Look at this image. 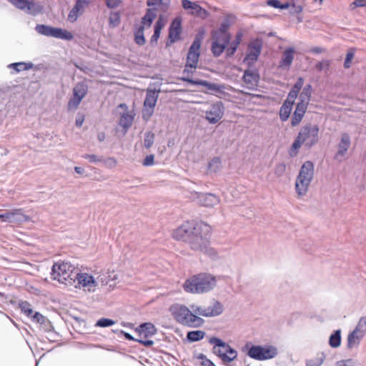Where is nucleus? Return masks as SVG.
I'll return each mask as SVG.
<instances>
[{"instance_id":"4","label":"nucleus","mask_w":366,"mask_h":366,"mask_svg":"<svg viewBox=\"0 0 366 366\" xmlns=\"http://www.w3.org/2000/svg\"><path fill=\"white\" fill-rule=\"evenodd\" d=\"M208 342L213 345V354L219 357L224 364L227 365L237 358V350L220 338L212 337Z\"/></svg>"},{"instance_id":"23","label":"nucleus","mask_w":366,"mask_h":366,"mask_svg":"<svg viewBox=\"0 0 366 366\" xmlns=\"http://www.w3.org/2000/svg\"><path fill=\"white\" fill-rule=\"evenodd\" d=\"M182 6L190 14L200 17H203L206 14V11L196 2L189 0H182Z\"/></svg>"},{"instance_id":"18","label":"nucleus","mask_w":366,"mask_h":366,"mask_svg":"<svg viewBox=\"0 0 366 366\" xmlns=\"http://www.w3.org/2000/svg\"><path fill=\"white\" fill-rule=\"evenodd\" d=\"M351 145V138L349 134L343 133L337 144V150L335 159L337 162H342L347 157V152Z\"/></svg>"},{"instance_id":"38","label":"nucleus","mask_w":366,"mask_h":366,"mask_svg":"<svg viewBox=\"0 0 366 366\" xmlns=\"http://www.w3.org/2000/svg\"><path fill=\"white\" fill-rule=\"evenodd\" d=\"M293 104L289 101L284 102L280 110V118L282 122L287 121L290 117Z\"/></svg>"},{"instance_id":"56","label":"nucleus","mask_w":366,"mask_h":366,"mask_svg":"<svg viewBox=\"0 0 366 366\" xmlns=\"http://www.w3.org/2000/svg\"><path fill=\"white\" fill-rule=\"evenodd\" d=\"M154 107L144 106L142 110V118L145 121H148L154 113Z\"/></svg>"},{"instance_id":"47","label":"nucleus","mask_w":366,"mask_h":366,"mask_svg":"<svg viewBox=\"0 0 366 366\" xmlns=\"http://www.w3.org/2000/svg\"><path fill=\"white\" fill-rule=\"evenodd\" d=\"M335 366H362V365L356 360L349 358L337 361Z\"/></svg>"},{"instance_id":"33","label":"nucleus","mask_w":366,"mask_h":366,"mask_svg":"<svg viewBox=\"0 0 366 366\" xmlns=\"http://www.w3.org/2000/svg\"><path fill=\"white\" fill-rule=\"evenodd\" d=\"M34 66L31 62H15L7 66V68L12 69L11 74L19 73L22 71H27Z\"/></svg>"},{"instance_id":"25","label":"nucleus","mask_w":366,"mask_h":366,"mask_svg":"<svg viewBox=\"0 0 366 366\" xmlns=\"http://www.w3.org/2000/svg\"><path fill=\"white\" fill-rule=\"evenodd\" d=\"M117 279V274H111L109 270L103 271L99 274V275L95 278L97 281V285L101 283L102 285H107L109 284V287H112L114 285L111 282H114Z\"/></svg>"},{"instance_id":"35","label":"nucleus","mask_w":366,"mask_h":366,"mask_svg":"<svg viewBox=\"0 0 366 366\" xmlns=\"http://www.w3.org/2000/svg\"><path fill=\"white\" fill-rule=\"evenodd\" d=\"M158 93L159 92H157L155 89H148L144 102V106L154 108L159 96Z\"/></svg>"},{"instance_id":"19","label":"nucleus","mask_w":366,"mask_h":366,"mask_svg":"<svg viewBox=\"0 0 366 366\" xmlns=\"http://www.w3.org/2000/svg\"><path fill=\"white\" fill-rule=\"evenodd\" d=\"M262 50V44L259 40H255L249 43L247 53L244 59L249 66L252 65L258 59Z\"/></svg>"},{"instance_id":"58","label":"nucleus","mask_w":366,"mask_h":366,"mask_svg":"<svg viewBox=\"0 0 366 366\" xmlns=\"http://www.w3.org/2000/svg\"><path fill=\"white\" fill-rule=\"evenodd\" d=\"M300 91L297 89H295V88H292L290 92L288 94L287 98L285 101H289L290 103L294 104L295 100L298 96Z\"/></svg>"},{"instance_id":"6","label":"nucleus","mask_w":366,"mask_h":366,"mask_svg":"<svg viewBox=\"0 0 366 366\" xmlns=\"http://www.w3.org/2000/svg\"><path fill=\"white\" fill-rule=\"evenodd\" d=\"M314 176V164L312 162H305L300 169L295 182V190L298 196H304L308 191L309 186Z\"/></svg>"},{"instance_id":"2","label":"nucleus","mask_w":366,"mask_h":366,"mask_svg":"<svg viewBox=\"0 0 366 366\" xmlns=\"http://www.w3.org/2000/svg\"><path fill=\"white\" fill-rule=\"evenodd\" d=\"M170 312L175 320L182 325L199 327L204 323V320L201 317L197 316L198 315L195 314L192 310H190L183 305L176 304L171 306Z\"/></svg>"},{"instance_id":"31","label":"nucleus","mask_w":366,"mask_h":366,"mask_svg":"<svg viewBox=\"0 0 366 366\" xmlns=\"http://www.w3.org/2000/svg\"><path fill=\"white\" fill-rule=\"evenodd\" d=\"M190 84L195 86H204L208 90L213 92H220L223 87L217 84L212 83L205 80L197 79V80H189Z\"/></svg>"},{"instance_id":"55","label":"nucleus","mask_w":366,"mask_h":366,"mask_svg":"<svg viewBox=\"0 0 366 366\" xmlns=\"http://www.w3.org/2000/svg\"><path fill=\"white\" fill-rule=\"evenodd\" d=\"M169 3V0H147L149 6H162L164 9Z\"/></svg>"},{"instance_id":"14","label":"nucleus","mask_w":366,"mask_h":366,"mask_svg":"<svg viewBox=\"0 0 366 366\" xmlns=\"http://www.w3.org/2000/svg\"><path fill=\"white\" fill-rule=\"evenodd\" d=\"M88 86L84 82H79L73 88V96L68 103L69 110H75L79 107L81 100L86 95Z\"/></svg>"},{"instance_id":"57","label":"nucleus","mask_w":366,"mask_h":366,"mask_svg":"<svg viewBox=\"0 0 366 366\" xmlns=\"http://www.w3.org/2000/svg\"><path fill=\"white\" fill-rule=\"evenodd\" d=\"M330 67V61L328 60H322L321 61L317 62L315 64V68L318 71H327Z\"/></svg>"},{"instance_id":"37","label":"nucleus","mask_w":366,"mask_h":366,"mask_svg":"<svg viewBox=\"0 0 366 366\" xmlns=\"http://www.w3.org/2000/svg\"><path fill=\"white\" fill-rule=\"evenodd\" d=\"M312 86L310 84L306 85L301 92L297 104H304L307 107L310 101Z\"/></svg>"},{"instance_id":"32","label":"nucleus","mask_w":366,"mask_h":366,"mask_svg":"<svg viewBox=\"0 0 366 366\" xmlns=\"http://www.w3.org/2000/svg\"><path fill=\"white\" fill-rule=\"evenodd\" d=\"M295 49L292 47L287 48L282 54L280 61V67L289 68L292 63L294 59Z\"/></svg>"},{"instance_id":"22","label":"nucleus","mask_w":366,"mask_h":366,"mask_svg":"<svg viewBox=\"0 0 366 366\" xmlns=\"http://www.w3.org/2000/svg\"><path fill=\"white\" fill-rule=\"evenodd\" d=\"M88 6L86 0H77L75 5L69 11L68 15V21L74 22L77 20L78 17L84 12V9Z\"/></svg>"},{"instance_id":"52","label":"nucleus","mask_w":366,"mask_h":366,"mask_svg":"<svg viewBox=\"0 0 366 366\" xmlns=\"http://www.w3.org/2000/svg\"><path fill=\"white\" fill-rule=\"evenodd\" d=\"M115 324V322L112 319L109 318H101L97 321L95 323L96 327H109Z\"/></svg>"},{"instance_id":"39","label":"nucleus","mask_w":366,"mask_h":366,"mask_svg":"<svg viewBox=\"0 0 366 366\" xmlns=\"http://www.w3.org/2000/svg\"><path fill=\"white\" fill-rule=\"evenodd\" d=\"M242 34L241 33H238L234 41H232L231 43L229 42L228 48L226 49V54L228 56H232L235 51H237V49L238 46L239 45L241 41H242Z\"/></svg>"},{"instance_id":"8","label":"nucleus","mask_w":366,"mask_h":366,"mask_svg":"<svg viewBox=\"0 0 366 366\" xmlns=\"http://www.w3.org/2000/svg\"><path fill=\"white\" fill-rule=\"evenodd\" d=\"M191 310L199 316L205 317H217L222 314L224 307L222 304L215 299H212L209 305L199 306L197 305H192Z\"/></svg>"},{"instance_id":"11","label":"nucleus","mask_w":366,"mask_h":366,"mask_svg":"<svg viewBox=\"0 0 366 366\" xmlns=\"http://www.w3.org/2000/svg\"><path fill=\"white\" fill-rule=\"evenodd\" d=\"M29 217L24 213L22 209L5 210L0 213V219L3 222L21 224L29 220Z\"/></svg>"},{"instance_id":"28","label":"nucleus","mask_w":366,"mask_h":366,"mask_svg":"<svg viewBox=\"0 0 366 366\" xmlns=\"http://www.w3.org/2000/svg\"><path fill=\"white\" fill-rule=\"evenodd\" d=\"M199 202L204 207H213L219 202V199L211 193L201 194L198 196Z\"/></svg>"},{"instance_id":"48","label":"nucleus","mask_w":366,"mask_h":366,"mask_svg":"<svg viewBox=\"0 0 366 366\" xmlns=\"http://www.w3.org/2000/svg\"><path fill=\"white\" fill-rule=\"evenodd\" d=\"M19 307H20L21 312L29 318L31 317V315L34 312L31 308V305L26 301L20 302Z\"/></svg>"},{"instance_id":"24","label":"nucleus","mask_w":366,"mask_h":366,"mask_svg":"<svg viewBox=\"0 0 366 366\" xmlns=\"http://www.w3.org/2000/svg\"><path fill=\"white\" fill-rule=\"evenodd\" d=\"M135 331L138 333L139 337L147 338L154 335L157 332V329L152 323L144 322L136 328Z\"/></svg>"},{"instance_id":"64","label":"nucleus","mask_w":366,"mask_h":366,"mask_svg":"<svg viewBox=\"0 0 366 366\" xmlns=\"http://www.w3.org/2000/svg\"><path fill=\"white\" fill-rule=\"evenodd\" d=\"M353 57H354V54L352 52L349 51L347 54L346 58H345V60L344 62V66L345 68H349L350 66V62H351L352 59H353Z\"/></svg>"},{"instance_id":"26","label":"nucleus","mask_w":366,"mask_h":366,"mask_svg":"<svg viewBox=\"0 0 366 366\" xmlns=\"http://www.w3.org/2000/svg\"><path fill=\"white\" fill-rule=\"evenodd\" d=\"M181 31V19L179 18L174 19L169 27V39L171 43L175 42L179 36Z\"/></svg>"},{"instance_id":"30","label":"nucleus","mask_w":366,"mask_h":366,"mask_svg":"<svg viewBox=\"0 0 366 366\" xmlns=\"http://www.w3.org/2000/svg\"><path fill=\"white\" fill-rule=\"evenodd\" d=\"M134 118V113L133 111H127L121 115L119 125L124 129L125 132L132 126Z\"/></svg>"},{"instance_id":"60","label":"nucleus","mask_w":366,"mask_h":366,"mask_svg":"<svg viewBox=\"0 0 366 366\" xmlns=\"http://www.w3.org/2000/svg\"><path fill=\"white\" fill-rule=\"evenodd\" d=\"M84 158L88 159L92 163H97L102 161V158L94 154H85Z\"/></svg>"},{"instance_id":"12","label":"nucleus","mask_w":366,"mask_h":366,"mask_svg":"<svg viewBox=\"0 0 366 366\" xmlns=\"http://www.w3.org/2000/svg\"><path fill=\"white\" fill-rule=\"evenodd\" d=\"M76 274V283L77 285H74L76 287H79V289H82L84 291H87L89 292H94L96 291L97 287V281L93 275L86 272H80L79 270Z\"/></svg>"},{"instance_id":"10","label":"nucleus","mask_w":366,"mask_h":366,"mask_svg":"<svg viewBox=\"0 0 366 366\" xmlns=\"http://www.w3.org/2000/svg\"><path fill=\"white\" fill-rule=\"evenodd\" d=\"M230 39V34H222L214 31H212V52L214 56H219L227 49Z\"/></svg>"},{"instance_id":"61","label":"nucleus","mask_w":366,"mask_h":366,"mask_svg":"<svg viewBox=\"0 0 366 366\" xmlns=\"http://www.w3.org/2000/svg\"><path fill=\"white\" fill-rule=\"evenodd\" d=\"M154 156L149 154L146 156L143 161V165L146 167L152 166L154 164Z\"/></svg>"},{"instance_id":"43","label":"nucleus","mask_w":366,"mask_h":366,"mask_svg":"<svg viewBox=\"0 0 366 366\" xmlns=\"http://www.w3.org/2000/svg\"><path fill=\"white\" fill-rule=\"evenodd\" d=\"M352 332L365 337L366 335V317H360Z\"/></svg>"},{"instance_id":"1","label":"nucleus","mask_w":366,"mask_h":366,"mask_svg":"<svg viewBox=\"0 0 366 366\" xmlns=\"http://www.w3.org/2000/svg\"><path fill=\"white\" fill-rule=\"evenodd\" d=\"M217 278L210 273L202 272L187 279L184 290L192 294H204L213 290L217 286Z\"/></svg>"},{"instance_id":"59","label":"nucleus","mask_w":366,"mask_h":366,"mask_svg":"<svg viewBox=\"0 0 366 366\" xmlns=\"http://www.w3.org/2000/svg\"><path fill=\"white\" fill-rule=\"evenodd\" d=\"M106 5L109 9H115L121 3V0H105Z\"/></svg>"},{"instance_id":"51","label":"nucleus","mask_w":366,"mask_h":366,"mask_svg":"<svg viewBox=\"0 0 366 366\" xmlns=\"http://www.w3.org/2000/svg\"><path fill=\"white\" fill-rule=\"evenodd\" d=\"M144 30L143 27H139L135 32V42L140 46L144 44L146 41L144 36Z\"/></svg>"},{"instance_id":"3","label":"nucleus","mask_w":366,"mask_h":366,"mask_svg":"<svg viewBox=\"0 0 366 366\" xmlns=\"http://www.w3.org/2000/svg\"><path fill=\"white\" fill-rule=\"evenodd\" d=\"M78 270L69 262L55 263L51 268V276L59 282L71 286L76 283Z\"/></svg>"},{"instance_id":"54","label":"nucleus","mask_w":366,"mask_h":366,"mask_svg":"<svg viewBox=\"0 0 366 366\" xmlns=\"http://www.w3.org/2000/svg\"><path fill=\"white\" fill-rule=\"evenodd\" d=\"M154 140V134L152 132H147L144 134V145L146 148H150Z\"/></svg>"},{"instance_id":"62","label":"nucleus","mask_w":366,"mask_h":366,"mask_svg":"<svg viewBox=\"0 0 366 366\" xmlns=\"http://www.w3.org/2000/svg\"><path fill=\"white\" fill-rule=\"evenodd\" d=\"M305 4H295L292 5V9L290 11L291 14H299L301 13L303 10Z\"/></svg>"},{"instance_id":"63","label":"nucleus","mask_w":366,"mask_h":366,"mask_svg":"<svg viewBox=\"0 0 366 366\" xmlns=\"http://www.w3.org/2000/svg\"><path fill=\"white\" fill-rule=\"evenodd\" d=\"M350 6L352 9L366 6V0H355Z\"/></svg>"},{"instance_id":"5","label":"nucleus","mask_w":366,"mask_h":366,"mask_svg":"<svg viewBox=\"0 0 366 366\" xmlns=\"http://www.w3.org/2000/svg\"><path fill=\"white\" fill-rule=\"evenodd\" d=\"M210 227L208 224H196L187 243L194 250L203 251L206 249L209 239Z\"/></svg>"},{"instance_id":"17","label":"nucleus","mask_w":366,"mask_h":366,"mask_svg":"<svg viewBox=\"0 0 366 366\" xmlns=\"http://www.w3.org/2000/svg\"><path fill=\"white\" fill-rule=\"evenodd\" d=\"M202 39V35L199 34L197 36L189 49L186 64L190 67H197L199 57V49Z\"/></svg>"},{"instance_id":"44","label":"nucleus","mask_w":366,"mask_h":366,"mask_svg":"<svg viewBox=\"0 0 366 366\" xmlns=\"http://www.w3.org/2000/svg\"><path fill=\"white\" fill-rule=\"evenodd\" d=\"M120 24V14L117 11H111L109 17L110 27H117Z\"/></svg>"},{"instance_id":"21","label":"nucleus","mask_w":366,"mask_h":366,"mask_svg":"<svg viewBox=\"0 0 366 366\" xmlns=\"http://www.w3.org/2000/svg\"><path fill=\"white\" fill-rule=\"evenodd\" d=\"M242 80L247 89L254 90L258 86L259 76L256 71L246 69L244 72Z\"/></svg>"},{"instance_id":"45","label":"nucleus","mask_w":366,"mask_h":366,"mask_svg":"<svg viewBox=\"0 0 366 366\" xmlns=\"http://www.w3.org/2000/svg\"><path fill=\"white\" fill-rule=\"evenodd\" d=\"M302 144H305L303 141L302 140L301 137L298 134L295 140L292 144L290 151V155L291 157H295L297 154L298 149L301 147Z\"/></svg>"},{"instance_id":"42","label":"nucleus","mask_w":366,"mask_h":366,"mask_svg":"<svg viewBox=\"0 0 366 366\" xmlns=\"http://www.w3.org/2000/svg\"><path fill=\"white\" fill-rule=\"evenodd\" d=\"M325 360V355L324 352H320L317 354V355L311 358L310 360H307L306 361V365L307 366H321L324 361Z\"/></svg>"},{"instance_id":"36","label":"nucleus","mask_w":366,"mask_h":366,"mask_svg":"<svg viewBox=\"0 0 366 366\" xmlns=\"http://www.w3.org/2000/svg\"><path fill=\"white\" fill-rule=\"evenodd\" d=\"M157 14L154 9H148L146 14L142 19V25L139 27H143L144 29L150 27L152 21L156 18Z\"/></svg>"},{"instance_id":"7","label":"nucleus","mask_w":366,"mask_h":366,"mask_svg":"<svg viewBox=\"0 0 366 366\" xmlns=\"http://www.w3.org/2000/svg\"><path fill=\"white\" fill-rule=\"evenodd\" d=\"M247 355L252 359L263 361L274 358L278 355V349L272 345H252Z\"/></svg>"},{"instance_id":"27","label":"nucleus","mask_w":366,"mask_h":366,"mask_svg":"<svg viewBox=\"0 0 366 366\" xmlns=\"http://www.w3.org/2000/svg\"><path fill=\"white\" fill-rule=\"evenodd\" d=\"M363 338L364 337L360 335L355 334L352 331L350 332L347 335L346 340L347 349L349 350H352L358 348Z\"/></svg>"},{"instance_id":"13","label":"nucleus","mask_w":366,"mask_h":366,"mask_svg":"<svg viewBox=\"0 0 366 366\" xmlns=\"http://www.w3.org/2000/svg\"><path fill=\"white\" fill-rule=\"evenodd\" d=\"M319 129L317 125L307 124L302 127L299 135L305 143V147H311L318 141Z\"/></svg>"},{"instance_id":"20","label":"nucleus","mask_w":366,"mask_h":366,"mask_svg":"<svg viewBox=\"0 0 366 366\" xmlns=\"http://www.w3.org/2000/svg\"><path fill=\"white\" fill-rule=\"evenodd\" d=\"M194 227L195 225L194 224L187 222L176 229L173 232L172 236L177 240L183 241L187 243Z\"/></svg>"},{"instance_id":"9","label":"nucleus","mask_w":366,"mask_h":366,"mask_svg":"<svg viewBox=\"0 0 366 366\" xmlns=\"http://www.w3.org/2000/svg\"><path fill=\"white\" fill-rule=\"evenodd\" d=\"M35 31L41 35L59 39L70 41L74 38L73 34L66 29L45 24H37L35 27Z\"/></svg>"},{"instance_id":"40","label":"nucleus","mask_w":366,"mask_h":366,"mask_svg":"<svg viewBox=\"0 0 366 366\" xmlns=\"http://www.w3.org/2000/svg\"><path fill=\"white\" fill-rule=\"evenodd\" d=\"M205 332L202 330H193L187 333V340L190 342L199 341L204 338Z\"/></svg>"},{"instance_id":"34","label":"nucleus","mask_w":366,"mask_h":366,"mask_svg":"<svg viewBox=\"0 0 366 366\" xmlns=\"http://www.w3.org/2000/svg\"><path fill=\"white\" fill-rule=\"evenodd\" d=\"M342 331L340 329L336 330L332 332L330 335L328 344L332 348H338L342 342Z\"/></svg>"},{"instance_id":"41","label":"nucleus","mask_w":366,"mask_h":366,"mask_svg":"<svg viewBox=\"0 0 366 366\" xmlns=\"http://www.w3.org/2000/svg\"><path fill=\"white\" fill-rule=\"evenodd\" d=\"M164 26L162 19L160 17L155 23L154 34L151 37V43H156L159 38L161 31Z\"/></svg>"},{"instance_id":"29","label":"nucleus","mask_w":366,"mask_h":366,"mask_svg":"<svg viewBox=\"0 0 366 366\" xmlns=\"http://www.w3.org/2000/svg\"><path fill=\"white\" fill-rule=\"evenodd\" d=\"M307 109V107L304 106V104H297L291 120V124L292 127H295L300 123L306 112Z\"/></svg>"},{"instance_id":"15","label":"nucleus","mask_w":366,"mask_h":366,"mask_svg":"<svg viewBox=\"0 0 366 366\" xmlns=\"http://www.w3.org/2000/svg\"><path fill=\"white\" fill-rule=\"evenodd\" d=\"M224 107L222 102L211 104L204 112V117L209 124L217 123L223 117Z\"/></svg>"},{"instance_id":"49","label":"nucleus","mask_w":366,"mask_h":366,"mask_svg":"<svg viewBox=\"0 0 366 366\" xmlns=\"http://www.w3.org/2000/svg\"><path fill=\"white\" fill-rule=\"evenodd\" d=\"M221 165L220 159L219 157H214L209 162L208 168L211 172H216L220 169Z\"/></svg>"},{"instance_id":"16","label":"nucleus","mask_w":366,"mask_h":366,"mask_svg":"<svg viewBox=\"0 0 366 366\" xmlns=\"http://www.w3.org/2000/svg\"><path fill=\"white\" fill-rule=\"evenodd\" d=\"M17 9L24 11L27 14L36 16L41 11V6L29 0H7Z\"/></svg>"},{"instance_id":"46","label":"nucleus","mask_w":366,"mask_h":366,"mask_svg":"<svg viewBox=\"0 0 366 366\" xmlns=\"http://www.w3.org/2000/svg\"><path fill=\"white\" fill-rule=\"evenodd\" d=\"M196 68L197 67H190L187 64H186L185 68L183 70L182 73L184 75L183 77L182 78V81L190 84L189 80H194L193 79L191 78V76H192Z\"/></svg>"},{"instance_id":"50","label":"nucleus","mask_w":366,"mask_h":366,"mask_svg":"<svg viewBox=\"0 0 366 366\" xmlns=\"http://www.w3.org/2000/svg\"><path fill=\"white\" fill-rule=\"evenodd\" d=\"M30 318L33 322L39 323L40 325L44 323L48 325V319L38 312H34Z\"/></svg>"},{"instance_id":"53","label":"nucleus","mask_w":366,"mask_h":366,"mask_svg":"<svg viewBox=\"0 0 366 366\" xmlns=\"http://www.w3.org/2000/svg\"><path fill=\"white\" fill-rule=\"evenodd\" d=\"M229 26H230L229 20L228 19H225L221 23L219 28L217 30H214V31L219 33V34H229L227 31Z\"/></svg>"}]
</instances>
